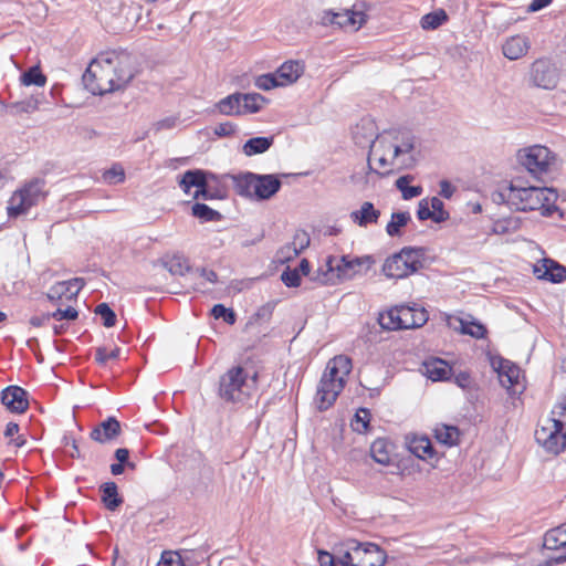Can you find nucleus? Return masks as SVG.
<instances>
[{"label":"nucleus","instance_id":"1","mask_svg":"<svg viewBox=\"0 0 566 566\" xmlns=\"http://www.w3.org/2000/svg\"><path fill=\"white\" fill-rule=\"evenodd\" d=\"M134 77L129 54L105 52L95 57L83 75V82L95 95H104L124 88Z\"/></svg>","mask_w":566,"mask_h":566},{"label":"nucleus","instance_id":"2","mask_svg":"<svg viewBox=\"0 0 566 566\" xmlns=\"http://www.w3.org/2000/svg\"><path fill=\"white\" fill-rule=\"evenodd\" d=\"M504 196L507 203L520 211L538 210L543 216H552L557 210L556 190L547 187H526L520 178L509 184Z\"/></svg>","mask_w":566,"mask_h":566},{"label":"nucleus","instance_id":"3","mask_svg":"<svg viewBox=\"0 0 566 566\" xmlns=\"http://www.w3.org/2000/svg\"><path fill=\"white\" fill-rule=\"evenodd\" d=\"M352 368V359L346 355H337L329 359L315 395V405L319 411H325L335 403L345 387L346 377Z\"/></svg>","mask_w":566,"mask_h":566},{"label":"nucleus","instance_id":"4","mask_svg":"<svg viewBox=\"0 0 566 566\" xmlns=\"http://www.w3.org/2000/svg\"><path fill=\"white\" fill-rule=\"evenodd\" d=\"M375 261L371 256H350L340 258L329 255L326 259V270L318 277L322 284H334L336 281L349 280L356 275L367 273Z\"/></svg>","mask_w":566,"mask_h":566},{"label":"nucleus","instance_id":"5","mask_svg":"<svg viewBox=\"0 0 566 566\" xmlns=\"http://www.w3.org/2000/svg\"><path fill=\"white\" fill-rule=\"evenodd\" d=\"M256 373L249 376L243 367L233 366L220 377L219 397L228 402H242L256 388Z\"/></svg>","mask_w":566,"mask_h":566},{"label":"nucleus","instance_id":"6","mask_svg":"<svg viewBox=\"0 0 566 566\" xmlns=\"http://www.w3.org/2000/svg\"><path fill=\"white\" fill-rule=\"evenodd\" d=\"M429 319L424 307L412 303L400 304L384 311L378 316L381 328L387 331L412 329L423 326Z\"/></svg>","mask_w":566,"mask_h":566},{"label":"nucleus","instance_id":"7","mask_svg":"<svg viewBox=\"0 0 566 566\" xmlns=\"http://www.w3.org/2000/svg\"><path fill=\"white\" fill-rule=\"evenodd\" d=\"M233 186L241 197L268 200L280 190L281 181L274 175L244 172L233 177Z\"/></svg>","mask_w":566,"mask_h":566},{"label":"nucleus","instance_id":"8","mask_svg":"<svg viewBox=\"0 0 566 566\" xmlns=\"http://www.w3.org/2000/svg\"><path fill=\"white\" fill-rule=\"evenodd\" d=\"M426 251L422 248H402L388 256L382 264V273L388 279L400 280L412 275L423 268Z\"/></svg>","mask_w":566,"mask_h":566},{"label":"nucleus","instance_id":"9","mask_svg":"<svg viewBox=\"0 0 566 566\" xmlns=\"http://www.w3.org/2000/svg\"><path fill=\"white\" fill-rule=\"evenodd\" d=\"M49 195L46 182L42 178H34L17 189L8 201L9 217L17 218L27 213L32 207L43 201Z\"/></svg>","mask_w":566,"mask_h":566},{"label":"nucleus","instance_id":"10","mask_svg":"<svg viewBox=\"0 0 566 566\" xmlns=\"http://www.w3.org/2000/svg\"><path fill=\"white\" fill-rule=\"evenodd\" d=\"M518 160L532 176L541 178L552 171L556 155L546 146L534 145L520 150Z\"/></svg>","mask_w":566,"mask_h":566},{"label":"nucleus","instance_id":"11","mask_svg":"<svg viewBox=\"0 0 566 566\" xmlns=\"http://www.w3.org/2000/svg\"><path fill=\"white\" fill-rule=\"evenodd\" d=\"M385 552L376 544H357L339 557L342 566H382Z\"/></svg>","mask_w":566,"mask_h":566},{"label":"nucleus","instance_id":"12","mask_svg":"<svg viewBox=\"0 0 566 566\" xmlns=\"http://www.w3.org/2000/svg\"><path fill=\"white\" fill-rule=\"evenodd\" d=\"M559 71L548 57H538L530 66L528 81L532 86L554 90L559 82Z\"/></svg>","mask_w":566,"mask_h":566},{"label":"nucleus","instance_id":"13","mask_svg":"<svg viewBox=\"0 0 566 566\" xmlns=\"http://www.w3.org/2000/svg\"><path fill=\"white\" fill-rule=\"evenodd\" d=\"M440 318L446 326L458 334L468 335L475 339H483L488 335L486 327L472 315L463 318L446 312L440 313Z\"/></svg>","mask_w":566,"mask_h":566},{"label":"nucleus","instance_id":"14","mask_svg":"<svg viewBox=\"0 0 566 566\" xmlns=\"http://www.w3.org/2000/svg\"><path fill=\"white\" fill-rule=\"evenodd\" d=\"M366 20V13L355 9H340L339 11L326 10L321 18L323 25H336L340 29L353 30L361 28Z\"/></svg>","mask_w":566,"mask_h":566},{"label":"nucleus","instance_id":"15","mask_svg":"<svg viewBox=\"0 0 566 566\" xmlns=\"http://www.w3.org/2000/svg\"><path fill=\"white\" fill-rule=\"evenodd\" d=\"M84 287V280L74 277L56 282L46 293L48 300L55 305H66L76 302L77 295Z\"/></svg>","mask_w":566,"mask_h":566},{"label":"nucleus","instance_id":"16","mask_svg":"<svg viewBox=\"0 0 566 566\" xmlns=\"http://www.w3.org/2000/svg\"><path fill=\"white\" fill-rule=\"evenodd\" d=\"M491 365L497 373L503 387L511 389L520 385L522 370L516 364L502 357H494L491 360Z\"/></svg>","mask_w":566,"mask_h":566},{"label":"nucleus","instance_id":"17","mask_svg":"<svg viewBox=\"0 0 566 566\" xmlns=\"http://www.w3.org/2000/svg\"><path fill=\"white\" fill-rule=\"evenodd\" d=\"M1 402L12 413H24L29 409V394L20 386H8L1 391Z\"/></svg>","mask_w":566,"mask_h":566},{"label":"nucleus","instance_id":"18","mask_svg":"<svg viewBox=\"0 0 566 566\" xmlns=\"http://www.w3.org/2000/svg\"><path fill=\"white\" fill-rule=\"evenodd\" d=\"M418 219L421 221L431 220L436 223L443 222L449 219V212L444 209V203L438 197L423 198L419 201Z\"/></svg>","mask_w":566,"mask_h":566},{"label":"nucleus","instance_id":"19","mask_svg":"<svg viewBox=\"0 0 566 566\" xmlns=\"http://www.w3.org/2000/svg\"><path fill=\"white\" fill-rule=\"evenodd\" d=\"M120 433V422L115 417H108L92 429L90 438L97 443L105 444L115 441Z\"/></svg>","mask_w":566,"mask_h":566},{"label":"nucleus","instance_id":"20","mask_svg":"<svg viewBox=\"0 0 566 566\" xmlns=\"http://www.w3.org/2000/svg\"><path fill=\"white\" fill-rule=\"evenodd\" d=\"M533 273L538 280L559 283L566 277V269L552 259H542L533 266Z\"/></svg>","mask_w":566,"mask_h":566},{"label":"nucleus","instance_id":"21","mask_svg":"<svg viewBox=\"0 0 566 566\" xmlns=\"http://www.w3.org/2000/svg\"><path fill=\"white\" fill-rule=\"evenodd\" d=\"M531 49V41L526 35L515 34L507 38L502 44L503 55L515 61L525 56Z\"/></svg>","mask_w":566,"mask_h":566},{"label":"nucleus","instance_id":"22","mask_svg":"<svg viewBox=\"0 0 566 566\" xmlns=\"http://www.w3.org/2000/svg\"><path fill=\"white\" fill-rule=\"evenodd\" d=\"M369 452L375 462L390 465L395 458V444L386 438H378L371 443Z\"/></svg>","mask_w":566,"mask_h":566},{"label":"nucleus","instance_id":"23","mask_svg":"<svg viewBox=\"0 0 566 566\" xmlns=\"http://www.w3.org/2000/svg\"><path fill=\"white\" fill-rule=\"evenodd\" d=\"M544 547L566 557V523L547 531L544 535Z\"/></svg>","mask_w":566,"mask_h":566},{"label":"nucleus","instance_id":"24","mask_svg":"<svg viewBox=\"0 0 566 566\" xmlns=\"http://www.w3.org/2000/svg\"><path fill=\"white\" fill-rule=\"evenodd\" d=\"M277 81L281 86L295 83L304 73V63L300 61H286L276 71Z\"/></svg>","mask_w":566,"mask_h":566},{"label":"nucleus","instance_id":"25","mask_svg":"<svg viewBox=\"0 0 566 566\" xmlns=\"http://www.w3.org/2000/svg\"><path fill=\"white\" fill-rule=\"evenodd\" d=\"M380 217V210L376 209L369 201L361 203L358 210L350 213L352 220L359 227L377 223Z\"/></svg>","mask_w":566,"mask_h":566},{"label":"nucleus","instance_id":"26","mask_svg":"<svg viewBox=\"0 0 566 566\" xmlns=\"http://www.w3.org/2000/svg\"><path fill=\"white\" fill-rule=\"evenodd\" d=\"M450 366L440 358H433L423 363V374L433 381H440L448 378Z\"/></svg>","mask_w":566,"mask_h":566},{"label":"nucleus","instance_id":"27","mask_svg":"<svg viewBox=\"0 0 566 566\" xmlns=\"http://www.w3.org/2000/svg\"><path fill=\"white\" fill-rule=\"evenodd\" d=\"M377 156V169H374L368 160V174L374 172L381 177L388 176L394 171V167L396 166V160H392L388 153L380 147V143L378 144L377 149L374 153Z\"/></svg>","mask_w":566,"mask_h":566},{"label":"nucleus","instance_id":"28","mask_svg":"<svg viewBox=\"0 0 566 566\" xmlns=\"http://www.w3.org/2000/svg\"><path fill=\"white\" fill-rule=\"evenodd\" d=\"M40 101L36 96H30L27 99L3 104L6 112L11 116H21L32 114L39 109Z\"/></svg>","mask_w":566,"mask_h":566},{"label":"nucleus","instance_id":"29","mask_svg":"<svg viewBox=\"0 0 566 566\" xmlns=\"http://www.w3.org/2000/svg\"><path fill=\"white\" fill-rule=\"evenodd\" d=\"M206 181V174L202 170H188L182 175L179 186L185 193H189L191 187H196L198 192H202Z\"/></svg>","mask_w":566,"mask_h":566},{"label":"nucleus","instance_id":"30","mask_svg":"<svg viewBox=\"0 0 566 566\" xmlns=\"http://www.w3.org/2000/svg\"><path fill=\"white\" fill-rule=\"evenodd\" d=\"M310 244V237L305 231H297L291 243L281 249V254L285 260L298 255Z\"/></svg>","mask_w":566,"mask_h":566},{"label":"nucleus","instance_id":"31","mask_svg":"<svg viewBox=\"0 0 566 566\" xmlns=\"http://www.w3.org/2000/svg\"><path fill=\"white\" fill-rule=\"evenodd\" d=\"M266 103V98L259 93H241L240 115L260 112Z\"/></svg>","mask_w":566,"mask_h":566},{"label":"nucleus","instance_id":"32","mask_svg":"<svg viewBox=\"0 0 566 566\" xmlns=\"http://www.w3.org/2000/svg\"><path fill=\"white\" fill-rule=\"evenodd\" d=\"M102 502L109 511H115L122 503L123 499L118 494L115 482H105L101 485Z\"/></svg>","mask_w":566,"mask_h":566},{"label":"nucleus","instance_id":"33","mask_svg":"<svg viewBox=\"0 0 566 566\" xmlns=\"http://www.w3.org/2000/svg\"><path fill=\"white\" fill-rule=\"evenodd\" d=\"M410 451L419 459H430L434 455V449L429 438L413 437L409 442Z\"/></svg>","mask_w":566,"mask_h":566},{"label":"nucleus","instance_id":"34","mask_svg":"<svg viewBox=\"0 0 566 566\" xmlns=\"http://www.w3.org/2000/svg\"><path fill=\"white\" fill-rule=\"evenodd\" d=\"M434 438L438 442L452 447L459 442L460 431L453 426L438 424L434 428Z\"/></svg>","mask_w":566,"mask_h":566},{"label":"nucleus","instance_id":"35","mask_svg":"<svg viewBox=\"0 0 566 566\" xmlns=\"http://www.w3.org/2000/svg\"><path fill=\"white\" fill-rule=\"evenodd\" d=\"M240 103H241V93H234L228 95L227 97L220 99L217 103L218 111L227 116H241L240 115Z\"/></svg>","mask_w":566,"mask_h":566},{"label":"nucleus","instance_id":"36","mask_svg":"<svg viewBox=\"0 0 566 566\" xmlns=\"http://www.w3.org/2000/svg\"><path fill=\"white\" fill-rule=\"evenodd\" d=\"M273 137H253L243 145V153L247 156H254L265 153L273 145Z\"/></svg>","mask_w":566,"mask_h":566},{"label":"nucleus","instance_id":"37","mask_svg":"<svg viewBox=\"0 0 566 566\" xmlns=\"http://www.w3.org/2000/svg\"><path fill=\"white\" fill-rule=\"evenodd\" d=\"M412 180L413 176L411 175L401 176L396 180V187L401 191L405 200L416 198L422 193L423 189L421 186L409 185Z\"/></svg>","mask_w":566,"mask_h":566},{"label":"nucleus","instance_id":"38","mask_svg":"<svg viewBox=\"0 0 566 566\" xmlns=\"http://www.w3.org/2000/svg\"><path fill=\"white\" fill-rule=\"evenodd\" d=\"M448 21V14L443 9H438L424 14L420 20L423 30H436Z\"/></svg>","mask_w":566,"mask_h":566},{"label":"nucleus","instance_id":"39","mask_svg":"<svg viewBox=\"0 0 566 566\" xmlns=\"http://www.w3.org/2000/svg\"><path fill=\"white\" fill-rule=\"evenodd\" d=\"M20 81L24 86L35 85L42 87L46 84V76L39 66H32L21 75Z\"/></svg>","mask_w":566,"mask_h":566},{"label":"nucleus","instance_id":"40","mask_svg":"<svg viewBox=\"0 0 566 566\" xmlns=\"http://www.w3.org/2000/svg\"><path fill=\"white\" fill-rule=\"evenodd\" d=\"M380 147L384 148V150L389 154L392 160H396L400 154L411 153L413 149V144L411 140L403 142L401 145H397L395 143L387 140H381Z\"/></svg>","mask_w":566,"mask_h":566},{"label":"nucleus","instance_id":"41","mask_svg":"<svg viewBox=\"0 0 566 566\" xmlns=\"http://www.w3.org/2000/svg\"><path fill=\"white\" fill-rule=\"evenodd\" d=\"M410 220L408 212H394L391 219L386 227V231L390 237L399 235L401 228H403Z\"/></svg>","mask_w":566,"mask_h":566},{"label":"nucleus","instance_id":"42","mask_svg":"<svg viewBox=\"0 0 566 566\" xmlns=\"http://www.w3.org/2000/svg\"><path fill=\"white\" fill-rule=\"evenodd\" d=\"M192 214L203 221H218L221 214L205 203H195L191 208Z\"/></svg>","mask_w":566,"mask_h":566},{"label":"nucleus","instance_id":"43","mask_svg":"<svg viewBox=\"0 0 566 566\" xmlns=\"http://www.w3.org/2000/svg\"><path fill=\"white\" fill-rule=\"evenodd\" d=\"M103 180L108 185H117L125 181V170L120 164H114L102 175Z\"/></svg>","mask_w":566,"mask_h":566},{"label":"nucleus","instance_id":"44","mask_svg":"<svg viewBox=\"0 0 566 566\" xmlns=\"http://www.w3.org/2000/svg\"><path fill=\"white\" fill-rule=\"evenodd\" d=\"M19 424L13 421L8 422L4 430V437L10 439L9 444H12L14 448H22L27 442L25 438L19 434Z\"/></svg>","mask_w":566,"mask_h":566},{"label":"nucleus","instance_id":"45","mask_svg":"<svg viewBox=\"0 0 566 566\" xmlns=\"http://www.w3.org/2000/svg\"><path fill=\"white\" fill-rule=\"evenodd\" d=\"M56 311L51 313L52 318L56 321H75L78 317V311L72 305H56Z\"/></svg>","mask_w":566,"mask_h":566},{"label":"nucleus","instance_id":"46","mask_svg":"<svg viewBox=\"0 0 566 566\" xmlns=\"http://www.w3.org/2000/svg\"><path fill=\"white\" fill-rule=\"evenodd\" d=\"M95 313L101 316L105 327H113L116 324V314L106 303L96 306Z\"/></svg>","mask_w":566,"mask_h":566},{"label":"nucleus","instance_id":"47","mask_svg":"<svg viewBox=\"0 0 566 566\" xmlns=\"http://www.w3.org/2000/svg\"><path fill=\"white\" fill-rule=\"evenodd\" d=\"M276 73L262 74L255 78V86L263 91H270L272 88L281 86L277 81Z\"/></svg>","mask_w":566,"mask_h":566},{"label":"nucleus","instance_id":"48","mask_svg":"<svg viewBox=\"0 0 566 566\" xmlns=\"http://www.w3.org/2000/svg\"><path fill=\"white\" fill-rule=\"evenodd\" d=\"M274 311V304L266 303L258 308V311L251 317L250 324H256L260 322L269 323L272 318Z\"/></svg>","mask_w":566,"mask_h":566},{"label":"nucleus","instance_id":"49","mask_svg":"<svg viewBox=\"0 0 566 566\" xmlns=\"http://www.w3.org/2000/svg\"><path fill=\"white\" fill-rule=\"evenodd\" d=\"M211 314L214 318H223L226 323L233 325L235 323V313L231 308H227L222 304H216L212 310Z\"/></svg>","mask_w":566,"mask_h":566},{"label":"nucleus","instance_id":"50","mask_svg":"<svg viewBox=\"0 0 566 566\" xmlns=\"http://www.w3.org/2000/svg\"><path fill=\"white\" fill-rule=\"evenodd\" d=\"M119 356V348L114 347L112 349H107L106 347H98L95 350V360L99 365H105L109 359H117Z\"/></svg>","mask_w":566,"mask_h":566},{"label":"nucleus","instance_id":"51","mask_svg":"<svg viewBox=\"0 0 566 566\" xmlns=\"http://www.w3.org/2000/svg\"><path fill=\"white\" fill-rule=\"evenodd\" d=\"M518 228V222L513 218L499 219L494 222L493 229L496 233H506L515 231Z\"/></svg>","mask_w":566,"mask_h":566},{"label":"nucleus","instance_id":"52","mask_svg":"<svg viewBox=\"0 0 566 566\" xmlns=\"http://www.w3.org/2000/svg\"><path fill=\"white\" fill-rule=\"evenodd\" d=\"M160 566H185V563L179 553L165 551L160 557Z\"/></svg>","mask_w":566,"mask_h":566},{"label":"nucleus","instance_id":"53","mask_svg":"<svg viewBox=\"0 0 566 566\" xmlns=\"http://www.w3.org/2000/svg\"><path fill=\"white\" fill-rule=\"evenodd\" d=\"M281 280L287 287H297L301 285V275L297 269L285 270L281 275Z\"/></svg>","mask_w":566,"mask_h":566},{"label":"nucleus","instance_id":"54","mask_svg":"<svg viewBox=\"0 0 566 566\" xmlns=\"http://www.w3.org/2000/svg\"><path fill=\"white\" fill-rule=\"evenodd\" d=\"M235 130H237V125L231 122L220 123L213 128L214 135H217L219 137L231 136L235 133Z\"/></svg>","mask_w":566,"mask_h":566},{"label":"nucleus","instance_id":"55","mask_svg":"<svg viewBox=\"0 0 566 566\" xmlns=\"http://www.w3.org/2000/svg\"><path fill=\"white\" fill-rule=\"evenodd\" d=\"M166 266L169 272L174 274H184V270L187 266L184 264V260L180 256H174L168 262H166Z\"/></svg>","mask_w":566,"mask_h":566},{"label":"nucleus","instance_id":"56","mask_svg":"<svg viewBox=\"0 0 566 566\" xmlns=\"http://www.w3.org/2000/svg\"><path fill=\"white\" fill-rule=\"evenodd\" d=\"M369 420L370 413L368 409L360 408L359 410H357L355 415V421L357 424L360 423L361 426L357 427L356 430H366L368 428Z\"/></svg>","mask_w":566,"mask_h":566},{"label":"nucleus","instance_id":"57","mask_svg":"<svg viewBox=\"0 0 566 566\" xmlns=\"http://www.w3.org/2000/svg\"><path fill=\"white\" fill-rule=\"evenodd\" d=\"M319 566H336L334 556L326 551H318Z\"/></svg>","mask_w":566,"mask_h":566},{"label":"nucleus","instance_id":"58","mask_svg":"<svg viewBox=\"0 0 566 566\" xmlns=\"http://www.w3.org/2000/svg\"><path fill=\"white\" fill-rule=\"evenodd\" d=\"M52 318L51 313H44L42 315L32 316L30 324L34 327H41Z\"/></svg>","mask_w":566,"mask_h":566},{"label":"nucleus","instance_id":"59","mask_svg":"<svg viewBox=\"0 0 566 566\" xmlns=\"http://www.w3.org/2000/svg\"><path fill=\"white\" fill-rule=\"evenodd\" d=\"M552 416H553L552 418L563 420V418L566 417V403L565 402L556 403L552 410Z\"/></svg>","mask_w":566,"mask_h":566},{"label":"nucleus","instance_id":"60","mask_svg":"<svg viewBox=\"0 0 566 566\" xmlns=\"http://www.w3.org/2000/svg\"><path fill=\"white\" fill-rule=\"evenodd\" d=\"M538 566H566V557L564 558L562 555H558L557 557L547 559Z\"/></svg>","mask_w":566,"mask_h":566},{"label":"nucleus","instance_id":"61","mask_svg":"<svg viewBox=\"0 0 566 566\" xmlns=\"http://www.w3.org/2000/svg\"><path fill=\"white\" fill-rule=\"evenodd\" d=\"M440 193L444 197V198H451L452 195H453V188L452 186L450 185L449 181L447 180H442L440 182Z\"/></svg>","mask_w":566,"mask_h":566},{"label":"nucleus","instance_id":"62","mask_svg":"<svg viewBox=\"0 0 566 566\" xmlns=\"http://www.w3.org/2000/svg\"><path fill=\"white\" fill-rule=\"evenodd\" d=\"M455 381L457 384L462 387V388H467L470 386L471 384V377L468 373H460L457 377H455Z\"/></svg>","mask_w":566,"mask_h":566},{"label":"nucleus","instance_id":"63","mask_svg":"<svg viewBox=\"0 0 566 566\" xmlns=\"http://www.w3.org/2000/svg\"><path fill=\"white\" fill-rule=\"evenodd\" d=\"M115 458L119 463H126L129 458V450L126 448H119L115 451Z\"/></svg>","mask_w":566,"mask_h":566},{"label":"nucleus","instance_id":"64","mask_svg":"<svg viewBox=\"0 0 566 566\" xmlns=\"http://www.w3.org/2000/svg\"><path fill=\"white\" fill-rule=\"evenodd\" d=\"M201 276L210 283H216L218 280V275L213 270L202 269Z\"/></svg>","mask_w":566,"mask_h":566}]
</instances>
